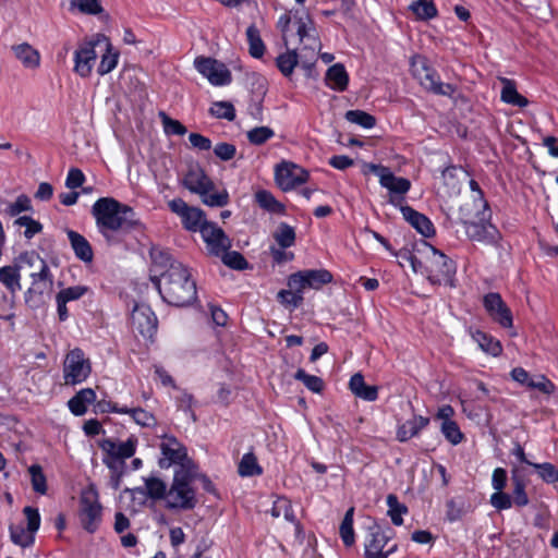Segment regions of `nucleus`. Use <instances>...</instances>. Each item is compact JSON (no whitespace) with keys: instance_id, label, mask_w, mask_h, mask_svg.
Here are the masks:
<instances>
[{"instance_id":"obj_1","label":"nucleus","mask_w":558,"mask_h":558,"mask_svg":"<svg viewBox=\"0 0 558 558\" xmlns=\"http://www.w3.org/2000/svg\"><path fill=\"white\" fill-rule=\"evenodd\" d=\"M150 257V280L165 302L180 307L195 301L196 283L185 265L161 248H151Z\"/></svg>"},{"instance_id":"obj_2","label":"nucleus","mask_w":558,"mask_h":558,"mask_svg":"<svg viewBox=\"0 0 558 558\" xmlns=\"http://www.w3.org/2000/svg\"><path fill=\"white\" fill-rule=\"evenodd\" d=\"M160 466L174 465V476L166 497V507L170 510H192L198 499L192 482L197 476L196 465L189 456H166L159 461Z\"/></svg>"},{"instance_id":"obj_3","label":"nucleus","mask_w":558,"mask_h":558,"mask_svg":"<svg viewBox=\"0 0 558 558\" xmlns=\"http://www.w3.org/2000/svg\"><path fill=\"white\" fill-rule=\"evenodd\" d=\"M414 272L426 275L432 284L454 287L456 264L425 241H422L415 253L409 251L402 254Z\"/></svg>"},{"instance_id":"obj_4","label":"nucleus","mask_w":558,"mask_h":558,"mask_svg":"<svg viewBox=\"0 0 558 558\" xmlns=\"http://www.w3.org/2000/svg\"><path fill=\"white\" fill-rule=\"evenodd\" d=\"M92 215L98 231L107 241L112 239L113 233L130 231L140 223L133 208L112 197L97 199L92 206Z\"/></svg>"},{"instance_id":"obj_5","label":"nucleus","mask_w":558,"mask_h":558,"mask_svg":"<svg viewBox=\"0 0 558 558\" xmlns=\"http://www.w3.org/2000/svg\"><path fill=\"white\" fill-rule=\"evenodd\" d=\"M461 211L462 221L469 239L478 242L496 241L498 232L489 222L490 211L487 207V203L482 197L465 203Z\"/></svg>"},{"instance_id":"obj_6","label":"nucleus","mask_w":558,"mask_h":558,"mask_svg":"<svg viewBox=\"0 0 558 558\" xmlns=\"http://www.w3.org/2000/svg\"><path fill=\"white\" fill-rule=\"evenodd\" d=\"M20 274L32 278V284L25 293V301L31 305L37 303L38 296L46 291L51 283L49 267L44 258L36 252H25L16 259Z\"/></svg>"},{"instance_id":"obj_7","label":"nucleus","mask_w":558,"mask_h":558,"mask_svg":"<svg viewBox=\"0 0 558 558\" xmlns=\"http://www.w3.org/2000/svg\"><path fill=\"white\" fill-rule=\"evenodd\" d=\"M293 23L296 26V34L303 44L301 49L302 66L310 73L316 59V52L319 51L322 45L318 39L314 23L308 14L299 17L293 16Z\"/></svg>"},{"instance_id":"obj_8","label":"nucleus","mask_w":558,"mask_h":558,"mask_svg":"<svg viewBox=\"0 0 558 558\" xmlns=\"http://www.w3.org/2000/svg\"><path fill=\"white\" fill-rule=\"evenodd\" d=\"M101 515L98 492L94 485H88L80 496L78 519L83 529L94 533L101 522Z\"/></svg>"},{"instance_id":"obj_9","label":"nucleus","mask_w":558,"mask_h":558,"mask_svg":"<svg viewBox=\"0 0 558 558\" xmlns=\"http://www.w3.org/2000/svg\"><path fill=\"white\" fill-rule=\"evenodd\" d=\"M106 40V35L95 34L90 37L84 38L82 41L78 43L73 56V72L75 74H77L82 78H87L92 75L97 59L95 48L97 46H100L102 41Z\"/></svg>"},{"instance_id":"obj_10","label":"nucleus","mask_w":558,"mask_h":558,"mask_svg":"<svg viewBox=\"0 0 558 558\" xmlns=\"http://www.w3.org/2000/svg\"><path fill=\"white\" fill-rule=\"evenodd\" d=\"M412 71L420 84L427 90L442 96L451 97L456 87L452 84L441 83L434 69H432L425 59H417L412 63Z\"/></svg>"},{"instance_id":"obj_11","label":"nucleus","mask_w":558,"mask_h":558,"mask_svg":"<svg viewBox=\"0 0 558 558\" xmlns=\"http://www.w3.org/2000/svg\"><path fill=\"white\" fill-rule=\"evenodd\" d=\"M92 372L90 362L81 349L70 351L63 363V379L65 385H77L86 380Z\"/></svg>"},{"instance_id":"obj_12","label":"nucleus","mask_w":558,"mask_h":558,"mask_svg":"<svg viewBox=\"0 0 558 558\" xmlns=\"http://www.w3.org/2000/svg\"><path fill=\"white\" fill-rule=\"evenodd\" d=\"M195 69L215 86L228 85L232 81L229 69L222 62L209 58L197 57L194 60Z\"/></svg>"},{"instance_id":"obj_13","label":"nucleus","mask_w":558,"mask_h":558,"mask_svg":"<svg viewBox=\"0 0 558 558\" xmlns=\"http://www.w3.org/2000/svg\"><path fill=\"white\" fill-rule=\"evenodd\" d=\"M390 536L385 531L373 523L367 527V537L365 539V558H388L392 553L397 550V545L390 546L388 549L385 547L388 545Z\"/></svg>"},{"instance_id":"obj_14","label":"nucleus","mask_w":558,"mask_h":558,"mask_svg":"<svg viewBox=\"0 0 558 558\" xmlns=\"http://www.w3.org/2000/svg\"><path fill=\"white\" fill-rule=\"evenodd\" d=\"M168 206L173 214L181 218L184 228L189 231L201 232L203 226L209 223L201 208L189 206L182 198L170 201Z\"/></svg>"},{"instance_id":"obj_15","label":"nucleus","mask_w":558,"mask_h":558,"mask_svg":"<svg viewBox=\"0 0 558 558\" xmlns=\"http://www.w3.org/2000/svg\"><path fill=\"white\" fill-rule=\"evenodd\" d=\"M275 178L282 191H290L307 181L308 173L292 162H282L276 167Z\"/></svg>"},{"instance_id":"obj_16","label":"nucleus","mask_w":558,"mask_h":558,"mask_svg":"<svg viewBox=\"0 0 558 558\" xmlns=\"http://www.w3.org/2000/svg\"><path fill=\"white\" fill-rule=\"evenodd\" d=\"M201 234L206 243L208 253L211 255L220 256L231 247V240L227 236L225 231L214 222L204 225L201 229Z\"/></svg>"},{"instance_id":"obj_17","label":"nucleus","mask_w":558,"mask_h":558,"mask_svg":"<svg viewBox=\"0 0 558 558\" xmlns=\"http://www.w3.org/2000/svg\"><path fill=\"white\" fill-rule=\"evenodd\" d=\"M485 310L492 319L504 328H511L513 318L510 308L504 302L499 293L490 292L483 299Z\"/></svg>"},{"instance_id":"obj_18","label":"nucleus","mask_w":558,"mask_h":558,"mask_svg":"<svg viewBox=\"0 0 558 558\" xmlns=\"http://www.w3.org/2000/svg\"><path fill=\"white\" fill-rule=\"evenodd\" d=\"M131 324L133 329L143 337L151 338L157 329V317L149 306L135 305L131 315Z\"/></svg>"},{"instance_id":"obj_19","label":"nucleus","mask_w":558,"mask_h":558,"mask_svg":"<svg viewBox=\"0 0 558 558\" xmlns=\"http://www.w3.org/2000/svg\"><path fill=\"white\" fill-rule=\"evenodd\" d=\"M182 184L191 193L204 194L206 191H214L215 184L198 165H193L185 173Z\"/></svg>"},{"instance_id":"obj_20","label":"nucleus","mask_w":558,"mask_h":558,"mask_svg":"<svg viewBox=\"0 0 558 558\" xmlns=\"http://www.w3.org/2000/svg\"><path fill=\"white\" fill-rule=\"evenodd\" d=\"M380 185L387 189L390 193L389 203L393 206H400L403 201V195L407 194L411 187V182L401 177H396L390 169L381 175Z\"/></svg>"},{"instance_id":"obj_21","label":"nucleus","mask_w":558,"mask_h":558,"mask_svg":"<svg viewBox=\"0 0 558 558\" xmlns=\"http://www.w3.org/2000/svg\"><path fill=\"white\" fill-rule=\"evenodd\" d=\"M403 218L415 228L422 235L429 238L434 235L435 229L430 220L423 214L414 210L410 206L400 207Z\"/></svg>"},{"instance_id":"obj_22","label":"nucleus","mask_w":558,"mask_h":558,"mask_svg":"<svg viewBox=\"0 0 558 558\" xmlns=\"http://www.w3.org/2000/svg\"><path fill=\"white\" fill-rule=\"evenodd\" d=\"M66 235L75 256L84 263H92L94 252L89 242L82 234L73 230H68Z\"/></svg>"},{"instance_id":"obj_23","label":"nucleus","mask_w":558,"mask_h":558,"mask_svg":"<svg viewBox=\"0 0 558 558\" xmlns=\"http://www.w3.org/2000/svg\"><path fill=\"white\" fill-rule=\"evenodd\" d=\"M349 387L355 397L365 401H375L378 397L377 386L366 385L363 375L360 373H356L351 377Z\"/></svg>"},{"instance_id":"obj_24","label":"nucleus","mask_w":558,"mask_h":558,"mask_svg":"<svg viewBox=\"0 0 558 558\" xmlns=\"http://www.w3.org/2000/svg\"><path fill=\"white\" fill-rule=\"evenodd\" d=\"M12 51L15 58L26 69H37L40 64V54L37 49L33 48L29 44L23 43L12 46Z\"/></svg>"},{"instance_id":"obj_25","label":"nucleus","mask_w":558,"mask_h":558,"mask_svg":"<svg viewBox=\"0 0 558 558\" xmlns=\"http://www.w3.org/2000/svg\"><path fill=\"white\" fill-rule=\"evenodd\" d=\"M96 400V393L92 388H85L80 390L69 402L70 411L76 415H83L87 411V404L93 403Z\"/></svg>"},{"instance_id":"obj_26","label":"nucleus","mask_w":558,"mask_h":558,"mask_svg":"<svg viewBox=\"0 0 558 558\" xmlns=\"http://www.w3.org/2000/svg\"><path fill=\"white\" fill-rule=\"evenodd\" d=\"M325 80L330 88L343 92L348 87L349 75L341 63H336L327 70Z\"/></svg>"},{"instance_id":"obj_27","label":"nucleus","mask_w":558,"mask_h":558,"mask_svg":"<svg viewBox=\"0 0 558 558\" xmlns=\"http://www.w3.org/2000/svg\"><path fill=\"white\" fill-rule=\"evenodd\" d=\"M429 423V418L421 415H414L412 418L408 420L403 423L397 432L398 439L400 441H405L415 435L423 428H425Z\"/></svg>"},{"instance_id":"obj_28","label":"nucleus","mask_w":558,"mask_h":558,"mask_svg":"<svg viewBox=\"0 0 558 558\" xmlns=\"http://www.w3.org/2000/svg\"><path fill=\"white\" fill-rule=\"evenodd\" d=\"M20 270L16 265L3 266L0 268V282L8 289L12 298L21 290Z\"/></svg>"},{"instance_id":"obj_29","label":"nucleus","mask_w":558,"mask_h":558,"mask_svg":"<svg viewBox=\"0 0 558 558\" xmlns=\"http://www.w3.org/2000/svg\"><path fill=\"white\" fill-rule=\"evenodd\" d=\"M501 83L502 88L500 93V98L504 102L520 108L526 107L529 105V100L518 93L513 81L504 77L501 78Z\"/></svg>"},{"instance_id":"obj_30","label":"nucleus","mask_w":558,"mask_h":558,"mask_svg":"<svg viewBox=\"0 0 558 558\" xmlns=\"http://www.w3.org/2000/svg\"><path fill=\"white\" fill-rule=\"evenodd\" d=\"M472 339L478 344L480 349L493 356H498L502 352V347L498 340L481 331L470 329Z\"/></svg>"},{"instance_id":"obj_31","label":"nucleus","mask_w":558,"mask_h":558,"mask_svg":"<svg viewBox=\"0 0 558 558\" xmlns=\"http://www.w3.org/2000/svg\"><path fill=\"white\" fill-rule=\"evenodd\" d=\"M101 45L105 46V52L101 54V60L97 68V72L102 76L110 73L117 66L119 52L114 50L108 37L107 40L102 41Z\"/></svg>"},{"instance_id":"obj_32","label":"nucleus","mask_w":558,"mask_h":558,"mask_svg":"<svg viewBox=\"0 0 558 558\" xmlns=\"http://www.w3.org/2000/svg\"><path fill=\"white\" fill-rule=\"evenodd\" d=\"M109 411L122 414H130L132 418L141 426H150L155 423V417L151 413L145 411L142 408L129 409L126 407L119 408L117 405H110Z\"/></svg>"},{"instance_id":"obj_33","label":"nucleus","mask_w":558,"mask_h":558,"mask_svg":"<svg viewBox=\"0 0 558 558\" xmlns=\"http://www.w3.org/2000/svg\"><path fill=\"white\" fill-rule=\"evenodd\" d=\"M276 63L280 72L289 77L292 75L294 68L301 63V53L298 54L295 50H289L277 57Z\"/></svg>"},{"instance_id":"obj_34","label":"nucleus","mask_w":558,"mask_h":558,"mask_svg":"<svg viewBox=\"0 0 558 558\" xmlns=\"http://www.w3.org/2000/svg\"><path fill=\"white\" fill-rule=\"evenodd\" d=\"M306 283L311 289H320L324 284L332 281V275L326 269L303 270Z\"/></svg>"},{"instance_id":"obj_35","label":"nucleus","mask_w":558,"mask_h":558,"mask_svg":"<svg viewBox=\"0 0 558 558\" xmlns=\"http://www.w3.org/2000/svg\"><path fill=\"white\" fill-rule=\"evenodd\" d=\"M353 514L354 508L351 507L350 509L347 510L339 527L340 537L347 547H351L355 543V535L353 530Z\"/></svg>"},{"instance_id":"obj_36","label":"nucleus","mask_w":558,"mask_h":558,"mask_svg":"<svg viewBox=\"0 0 558 558\" xmlns=\"http://www.w3.org/2000/svg\"><path fill=\"white\" fill-rule=\"evenodd\" d=\"M274 239L280 248L291 247L295 243V231L288 223L281 222L274 232Z\"/></svg>"},{"instance_id":"obj_37","label":"nucleus","mask_w":558,"mask_h":558,"mask_svg":"<svg viewBox=\"0 0 558 558\" xmlns=\"http://www.w3.org/2000/svg\"><path fill=\"white\" fill-rule=\"evenodd\" d=\"M410 10L421 20H430L437 15L433 0H415L410 4Z\"/></svg>"},{"instance_id":"obj_38","label":"nucleus","mask_w":558,"mask_h":558,"mask_svg":"<svg viewBox=\"0 0 558 558\" xmlns=\"http://www.w3.org/2000/svg\"><path fill=\"white\" fill-rule=\"evenodd\" d=\"M246 37L250 46V53L254 58H260L265 51V45L260 38L259 31L255 25H251L246 29Z\"/></svg>"},{"instance_id":"obj_39","label":"nucleus","mask_w":558,"mask_h":558,"mask_svg":"<svg viewBox=\"0 0 558 558\" xmlns=\"http://www.w3.org/2000/svg\"><path fill=\"white\" fill-rule=\"evenodd\" d=\"M13 225L15 227H24L25 230L23 232V235L27 239V240H31L32 238H34L36 234L40 233L43 231V225L33 219L32 217L29 216H20L17 217Z\"/></svg>"},{"instance_id":"obj_40","label":"nucleus","mask_w":558,"mask_h":558,"mask_svg":"<svg viewBox=\"0 0 558 558\" xmlns=\"http://www.w3.org/2000/svg\"><path fill=\"white\" fill-rule=\"evenodd\" d=\"M388 515L390 517L395 525H401L403 523L402 515L408 512V508L400 504L396 495L387 496Z\"/></svg>"},{"instance_id":"obj_41","label":"nucleus","mask_w":558,"mask_h":558,"mask_svg":"<svg viewBox=\"0 0 558 558\" xmlns=\"http://www.w3.org/2000/svg\"><path fill=\"white\" fill-rule=\"evenodd\" d=\"M270 512L274 518L283 515L287 521L295 522V515L292 510L291 501L284 497H278L274 501Z\"/></svg>"},{"instance_id":"obj_42","label":"nucleus","mask_w":558,"mask_h":558,"mask_svg":"<svg viewBox=\"0 0 558 558\" xmlns=\"http://www.w3.org/2000/svg\"><path fill=\"white\" fill-rule=\"evenodd\" d=\"M102 449L107 451V453H134L136 450V439L130 437L125 441L119 442V445L112 440H105Z\"/></svg>"},{"instance_id":"obj_43","label":"nucleus","mask_w":558,"mask_h":558,"mask_svg":"<svg viewBox=\"0 0 558 558\" xmlns=\"http://www.w3.org/2000/svg\"><path fill=\"white\" fill-rule=\"evenodd\" d=\"M345 119L364 129H372L376 124L375 117L363 110H349L345 112Z\"/></svg>"},{"instance_id":"obj_44","label":"nucleus","mask_w":558,"mask_h":558,"mask_svg":"<svg viewBox=\"0 0 558 558\" xmlns=\"http://www.w3.org/2000/svg\"><path fill=\"white\" fill-rule=\"evenodd\" d=\"M203 204L210 207H223L229 203V194L226 190L216 192L206 191L204 194H199Z\"/></svg>"},{"instance_id":"obj_45","label":"nucleus","mask_w":558,"mask_h":558,"mask_svg":"<svg viewBox=\"0 0 558 558\" xmlns=\"http://www.w3.org/2000/svg\"><path fill=\"white\" fill-rule=\"evenodd\" d=\"M255 198L258 205L268 211L281 213L283 210V206L268 191H258L255 194Z\"/></svg>"},{"instance_id":"obj_46","label":"nucleus","mask_w":558,"mask_h":558,"mask_svg":"<svg viewBox=\"0 0 558 558\" xmlns=\"http://www.w3.org/2000/svg\"><path fill=\"white\" fill-rule=\"evenodd\" d=\"M11 541L22 547H27L34 543V534L25 530L22 525H10Z\"/></svg>"},{"instance_id":"obj_47","label":"nucleus","mask_w":558,"mask_h":558,"mask_svg":"<svg viewBox=\"0 0 558 558\" xmlns=\"http://www.w3.org/2000/svg\"><path fill=\"white\" fill-rule=\"evenodd\" d=\"M211 116L217 119H226L233 121L235 118V109L230 101H216L209 109Z\"/></svg>"},{"instance_id":"obj_48","label":"nucleus","mask_w":558,"mask_h":558,"mask_svg":"<svg viewBox=\"0 0 558 558\" xmlns=\"http://www.w3.org/2000/svg\"><path fill=\"white\" fill-rule=\"evenodd\" d=\"M275 132L269 126H257L246 133L248 142L253 145H263L272 138Z\"/></svg>"},{"instance_id":"obj_49","label":"nucleus","mask_w":558,"mask_h":558,"mask_svg":"<svg viewBox=\"0 0 558 558\" xmlns=\"http://www.w3.org/2000/svg\"><path fill=\"white\" fill-rule=\"evenodd\" d=\"M262 471L255 456H243L239 463V474L243 477L259 475Z\"/></svg>"},{"instance_id":"obj_50","label":"nucleus","mask_w":558,"mask_h":558,"mask_svg":"<svg viewBox=\"0 0 558 558\" xmlns=\"http://www.w3.org/2000/svg\"><path fill=\"white\" fill-rule=\"evenodd\" d=\"M146 489L150 498L163 499L166 501L169 488H167V485L161 480L156 477L148 478L146 481Z\"/></svg>"},{"instance_id":"obj_51","label":"nucleus","mask_w":558,"mask_h":558,"mask_svg":"<svg viewBox=\"0 0 558 558\" xmlns=\"http://www.w3.org/2000/svg\"><path fill=\"white\" fill-rule=\"evenodd\" d=\"M32 210H33L32 202H31L29 197L25 194L17 196V198L13 203L9 204L7 207V213L11 217H16L21 213L32 211Z\"/></svg>"},{"instance_id":"obj_52","label":"nucleus","mask_w":558,"mask_h":558,"mask_svg":"<svg viewBox=\"0 0 558 558\" xmlns=\"http://www.w3.org/2000/svg\"><path fill=\"white\" fill-rule=\"evenodd\" d=\"M294 377L295 379L301 380L306 388L313 392H320L324 388V381L322 378L315 375H308L303 369H299Z\"/></svg>"},{"instance_id":"obj_53","label":"nucleus","mask_w":558,"mask_h":558,"mask_svg":"<svg viewBox=\"0 0 558 558\" xmlns=\"http://www.w3.org/2000/svg\"><path fill=\"white\" fill-rule=\"evenodd\" d=\"M159 448L161 453H186L187 448L184 447L175 437L163 436L160 439Z\"/></svg>"},{"instance_id":"obj_54","label":"nucleus","mask_w":558,"mask_h":558,"mask_svg":"<svg viewBox=\"0 0 558 558\" xmlns=\"http://www.w3.org/2000/svg\"><path fill=\"white\" fill-rule=\"evenodd\" d=\"M440 430L448 441L457 445L462 441L463 434L461 433L458 424L452 422H442L440 424Z\"/></svg>"},{"instance_id":"obj_55","label":"nucleus","mask_w":558,"mask_h":558,"mask_svg":"<svg viewBox=\"0 0 558 558\" xmlns=\"http://www.w3.org/2000/svg\"><path fill=\"white\" fill-rule=\"evenodd\" d=\"M28 472L31 474L34 490L39 494H45L47 492V485L41 466L38 464L31 465Z\"/></svg>"},{"instance_id":"obj_56","label":"nucleus","mask_w":558,"mask_h":558,"mask_svg":"<svg viewBox=\"0 0 558 558\" xmlns=\"http://www.w3.org/2000/svg\"><path fill=\"white\" fill-rule=\"evenodd\" d=\"M220 256L222 257L223 264L229 266V267H231V268H233V269L242 270V269H246L247 268L246 259L239 252H235V251L228 252V251H226Z\"/></svg>"},{"instance_id":"obj_57","label":"nucleus","mask_w":558,"mask_h":558,"mask_svg":"<svg viewBox=\"0 0 558 558\" xmlns=\"http://www.w3.org/2000/svg\"><path fill=\"white\" fill-rule=\"evenodd\" d=\"M278 300L286 306L299 307L303 302V295L294 292L292 289L281 290L278 292Z\"/></svg>"},{"instance_id":"obj_58","label":"nucleus","mask_w":558,"mask_h":558,"mask_svg":"<svg viewBox=\"0 0 558 558\" xmlns=\"http://www.w3.org/2000/svg\"><path fill=\"white\" fill-rule=\"evenodd\" d=\"M88 291V287L86 286H73L65 289H62L57 293L60 298H62L66 303L71 301L80 300L83 295H85Z\"/></svg>"},{"instance_id":"obj_59","label":"nucleus","mask_w":558,"mask_h":558,"mask_svg":"<svg viewBox=\"0 0 558 558\" xmlns=\"http://www.w3.org/2000/svg\"><path fill=\"white\" fill-rule=\"evenodd\" d=\"M162 124L167 134L184 135L186 128L178 120L171 119L166 113L161 112Z\"/></svg>"},{"instance_id":"obj_60","label":"nucleus","mask_w":558,"mask_h":558,"mask_svg":"<svg viewBox=\"0 0 558 558\" xmlns=\"http://www.w3.org/2000/svg\"><path fill=\"white\" fill-rule=\"evenodd\" d=\"M538 475L547 483L558 482V470L550 463L534 464Z\"/></svg>"},{"instance_id":"obj_61","label":"nucleus","mask_w":558,"mask_h":558,"mask_svg":"<svg viewBox=\"0 0 558 558\" xmlns=\"http://www.w3.org/2000/svg\"><path fill=\"white\" fill-rule=\"evenodd\" d=\"M72 5L77 7L81 12L86 14H98L102 11L98 0H73Z\"/></svg>"},{"instance_id":"obj_62","label":"nucleus","mask_w":558,"mask_h":558,"mask_svg":"<svg viewBox=\"0 0 558 558\" xmlns=\"http://www.w3.org/2000/svg\"><path fill=\"white\" fill-rule=\"evenodd\" d=\"M513 501L519 507L529 504V497L525 493V486L519 478H513Z\"/></svg>"},{"instance_id":"obj_63","label":"nucleus","mask_w":558,"mask_h":558,"mask_svg":"<svg viewBox=\"0 0 558 558\" xmlns=\"http://www.w3.org/2000/svg\"><path fill=\"white\" fill-rule=\"evenodd\" d=\"M214 153L219 159L228 161L235 156L236 148L233 144L222 142L215 146Z\"/></svg>"},{"instance_id":"obj_64","label":"nucleus","mask_w":558,"mask_h":558,"mask_svg":"<svg viewBox=\"0 0 558 558\" xmlns=\"http://www.w3.org/2000/svg\"><path fill=\"white\" fill-rule=\"evenodd\" d=\"M288 287L292 289L294 292L302 294L303 291L308 288L305 276L303 271H298L292 274L288 278Z\"/></svg>"}]
</instances>
